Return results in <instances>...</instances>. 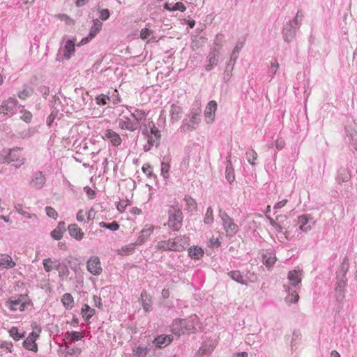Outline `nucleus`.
Here are the masks:
<instances>
[{"mask_svg":"<svg viewBox=\"0 0 357 357\" xmlns=\"http://www.w3.org/2000/svg\"><path fill=\"white\" fill-rule=\"evenodd\" d=\"M287 278L289 284H284L283 287L287 294L285 301L288 303H296L299 300L298 291L301 289L303 278V271L299 268L289 271Z\"/></svg>","mask_w":357,"mask_h":357,"instance_id":"f257e3e1","label":"nucleus"},{"mask_svg":"<svg viewBox=\"0 0 357 357\" xmlns=\"http://www.w3.org/2000/svg\"><path fill=\"white\" fill-rule=\"evenodd\" d=\"M201 122V110L199 109H192L188 117L183 119L180 127L181 132L192 131L197 128Z\"/></svg>","mask_w":357,"mask_h":357,"instance_id":"f03ea898","label":"nucleus"},{"mask_svg":"<svg viewBox=\"0 0 357 357\" xmlns=\"http://www.w3.org/2000/svg\"><path fill=\"white\" fill-rule=\"evenodd\" d=\"M183 215L181 210L177 206H171L168 210V222L167 225L169 228L173 231H178L182 226Z\"/></svg>","mask_w":357,"mask_h":357,"instance_id":"7ed1b4c3","label":"nucleus"},{"mask_svg":"<svg viewBox=\"0 0 357 357\" xmlns=\"http://www.w3.org/2000/svg\"><path fill=\"white\" fill-rule=\"evenodd\" d=\"M29 305H30V301L26 294L11 296L6 302V306L11 311L23 312Z\"/></svg>","mask_w":357,"mask_h":357,"instance_id":"20e7f679","label":"nucleus"},{"mask_svg":"<svg viewBox=\"0 0 357 357\" xmlns=\"http://www.w3.org/2000/svg\"><path fill=\"white\" fill-rule=\"evenodd\" d=\"M219 217L222 222L223 229L228 237L234 236L238 231V226L234 222V220L221 208L219 209Z\"/></svg>","mask_w":357,"mask_h":357,"instance_id":"39448f33","label":"nucleus"},{"mask_svg":"<svg viewBox=\"0 0 357 357\" xmlns=\"http://www.w3.org/2000/svg\"><path fill=\"white\" fill-rule=\"evenodd\" d=\"M116 122L121 130L133 132L140 128L139 122L132 118L129 113L128 114H125L124 112H121L120 117L117 119Z\"/></svg>","mask_w":357,"mask_h":357,"instance_id":"423d86ee","label":"nucleus"},{"mask_svg":"<svg viewBox=\"0 0 357 357\" xmlns=\"http://www.w3.org/2000/svg\"><path fill=\"white\" fill-rule=\"evenodd\" d=\"M220 60V48L213 46L210 48L209 52L206 56V64L204 66V70L206 72L212 70L218 66Z\"/></svg>","mask_w":357,"mask_h":357,"instance_id":"0eeeda50","label":"nucleus"},{"mask_svg":"<svg viewBox=\"0 0 357 357\" xmlns=\"http://www.w3.org/2000/svg\"><path fill=\"white\" fill-rule=\"evenodd\" d=\"M18 100L15 97H9L0 105V114L12 116L15 114Z\"/></svg>","mask_w":357,"mask_h":357,"instance_id":"6e6552de","label":"nucleus"},{"mask_svg":"<svg viewBox=\"0 0 357 357\" xmlns=\"http://www.w3.org/2000/svg\"><path fill=\"white\" fill-rule=\"evenodd\" d=\"M315 223V220L310 214H303L298 217L297 225L299 229L303 232L306 233L310 231Z\"/></svg>","mask_w":357,"mask_h":357,"instance_id":"1a4fd4ad","label":"nucleus"},{"mask_svg":"<svg viewBox=\"0 0 357 357\" xmlns=\"http://www.w3.org/2000/svg\"><path fill=\"white\" fill-rule=\"evenodd\" d=\"M185 333H195L197 328H199L200 321L196 314L190 316L187 319H181Z\"/></svg>","mask_w":357,"mask_h":357,"instance_id":"9d476101","label":"nucleus"},{"mask_svg":"<svg viewBox=\"0 0 357 357\" xmlns=\"http://www.w3.org/2000/svg\"><path fill=\"white\" fill-rule=\"evenodd\" d=\"M40 332V330L38 331V333L32 331L29 334V335L22 342V346L25 349L33 352H36L38 351V345L36 342L39 337Z\"/></svg>","mask_w":357,"mask_h":357,"instance_id":"9b49d317","label":"nucleus"},{"mask_svg":"<svg viewBox=\"0 0 357 357\" xmlns=\"http://www.w3.org/2000/svg\"><path fill=\"white\" fill-rule=\"evenodd\" d=\"M12 162H21V164H24L25 158L22 156L19 148L10 149L8 154L3 158L2 163L9 164Z\"/></svg>","mask_w":357,"mask_h":357,"instance_id":"f8f14e48","label":"nucleus"},{"mask_svg":"<svg viewBox=\"0 0 357 357\" xmlns=\"http://www.w3.org/2000/svg\"><path fill=\"white\" fill-rule=\"evenodd\" d=\"M299 29L298 26H296V24L289 21L284 26L282 30V36L285 42L289 43L296 36L297 30Z\"/></svg>","mask_w":357,"mask_h":357,"instance_id":"ddd939ff","label":"nucleus"},{"mask_svg":"<svg viewBox=\"0 0 357 357\" xmlns=\"http://www.w3.org/2000/svg\"><path fill=\"white\" fill-rule=\"evenodd\" d=\"M86 268L89 273L93 275H99L102 273V267L100 261L98 257L92 256L86 262Z\"/></svg>","mask_w":357,"mask_h":357,"instance_id":"4468645a","label":"nucleus"},{"mask_svg":"<svg viewBox=\"0 0 357 357\" xmlns=\"http://www.w3.org/2000/svg\"><path fill=\"white\" fill-rule=\"evenodd\" d=\"M122 107H125L126 108L130 116L132 118H134L137 122H139V125L141 124L142 121L146 119L148 114V112H146L145 110L139 109L135 107L129 105H122Z\"/></svg>","mask_w":357,"mask_h":357,"instance_id":"2eb2a0df","label":"nucleus"},{"mask_svg":"<svg viewBox=\"0 0 357 357\" xmlns=\"http://www.w3.org/2000/svg\"><path fill=\"white\" fill-rule=\"evenodd\" d=\"M158 250L162 251H174L179 252V248L176 247L174 238L168 240L160 241L157 243Z\"/></svg>","mask_w":357,"mask_h":357,"instance_id":"dca6fc26","label":"nucleus"},{"mask_svg":"<svg viewBox=\"0 0 357 357\" xmlns=\"http://www.w3.org/2000/svg\"><path fill=\"white\" fill-rule=\"evenodd\" d=\"M46 178L40 171L34 172L31 176V185L36 189H41L45 183Z\"/></svg>","mask_w":357,"mask_h":357,"instance_id":"f3484780","label":"nucleus"},{"mask_svg":"<svg viewBox=\"0 0 357 357\" xmlns=\"http://www.w3.org/2000/svg\"><path fill=\"white\" fill-rule=\"evenodd\" d=\"M155 227L152 225H146L144 228L141 231L139 236H138L135 245H141L145 243V241L151 235Z\"/></svg>","mask_w":357,"mask_h":357,"instance_id":"a211bd4d","label":"nucleus"},{"mask_svg":"<svg viewBox=\"0 0 357 357\" xmlns=\"http://www.w3.org/2000/svg\"><path fill=\"white\" fill-rule=\"evenodd\" d=\"M173 340L172 335H160L153 340V344L157 348H165L168 346Z\"/></svg>","mask_w":357,"mask_h":357,"instance_id":"6ab92c4d","label":"nucleus"},{"mask_svg":"<svg viewBox=\"0 0 357 357\" xmlns=\"http://www.w3.org/2000/svg\"><path fill=\"white\" fill-rule=\"evenodd\" d=\"M103 139L109 140L110 143L114 146H119L121 144L122 142V139L120 135L117 132L110 129L106 130L105 131Z\"/></svg>","mask_w":357,"mask_h":357,"instance_id":"aec40b11","label":"nucleus"},{"mask_svg":"<svg viewBox=\"0 0 357 357\" xmlns=\"http://www.w3.org/2000/svg\"><path fill=\"white\" fill-rule=\"evenodd\" d=\"M69 235L76 241H80L84 238V233L75 223L70 224L68 227Z\"/></svg>","mask_w":357,"mask_h":357,"instance_id":"412c9836","label":"nucleus"},{"mask_svg":"<svg viewBox=\"0 0 357 357\" xmlns=\"http://www.w3.org/2000/svg\"><path fill=\"white\" fill-rule=\"evenodd\" d=\"M217 109V102L215 100H211L206 105L204 114L206 116V121L207 123L213 122L215 111Z\"/></svg>","mask_w":357,"mask_h":357,"instance_id":"4be33fe9","label":"nucleus"},{"mask_svg":"<svg viewBox=\"0 0 357 357\" xmlns=\"http://www.w3.org/2000/svg\"><path fill=\"white\" fill-rule=\"evenodd\" d=\"M225 178L230 184L235 181L234 169L231 159V153H229L227 156Z\"/></svg>","mask_w":357,"mask_h":357,"instance_id":"5701e85b","label":"nucleus"},{"mask_svg":"<svg viewBox=\"0 0 357 357\" xmlns=\"http://www.w3.org/2000/svg\"><path fill=\"white\" fill-rule=\"evenodd\" d=\"M351 177L350 171L345 167H341L337 171L335 180L337 183L341 184L350 181Z\"/></svg>","mask_w":357,"mask_h":357,"instance_id":"b1692460","label":"nucleus"},{"mask_svg":"<svg viewBox=\"0 0 357 357\" xmlns=\"http://www.w3.org/2000/svg\"><path fill=\"white\" fill-rule=\"evenodd\" d=\"M16 263L13 260L12 257L7 254H0V268L10 269L15 267Z\"/></svg>","mask_w":357,"mask_h":357,"instance_id":"393cba45","label":"nucleus"},{"mask_svg":"<svg viewBox=\"0 0 357 357\" xmlns=\"http://www.w3.org/2000/svg\"><path fill=\"white\" fill-rule=\"evenodd\" d=\"M43 264L44 266V269L46 272L50 273L53 269L59 270L61 266V263L59 260L54 259L52 260L51 258H46L43 260Z\"/></svg>","mask_w":357,"mask_h":357,"instance_id":"a878e982","label":"nucleus"},{"mask_svg":"<svg viewBox=\"0 0 357 357\" xmlns=\"http://www.w3.org/2000/svg\"><path fill=\"white\" fill-rule=\"evenodd\" d=\"M171 158L169 155H165L161 160V176L164 179L169 177V172L170 169Z\"/></svg>","mask_w":357,"mask_h":357,"instance_id":"bb28decb","label":"nucleus"},{"mask_svg":"<svg viewBox=\"0 0 357 357\" xmlns=\"http://www.w3.org/2000/svg\"><path fill=\"white\" fill-rule=\"evenodd\" d=\"M227 275L234 281L242 284V285H248L247 280L245 279L242 273L238 270H234L229 271Z\"/></svg>","mask_w":357,"mask_h":357,"instance_id":"cd10ccee","label":"nucleus"},{"mask_svg":"<svg viewBox=\"0 0 357 357\" xmlns=\"http://www.w3.org/2000/svg\"><path fill=\"white\" fill-rule=\"evenodd\" d=\"M171 331L173 334L177 336H181L185 333L181 319H176L173 321Z\"/></svg>","mask_w":357,"mask_h":357,"instance_id":"c85d7f7f","label":"nucleus"},{"mask_svg":"<svg viewBox=\"0 0 357 357\" xmlns=\"http://www.w3.org/2000/svg\"><path fill=\"white\" fill-rule=\"evenodd\" d=\"M141 303L143 307V309L146 312H149L152 310V301L150 295L146 292V291H142L141 293Z\"/></svg>","mask_w":357,"mask_h":357,"instance_id":"c756f323","label":"nucleus"},{"mask_svg":"<svg viewBox=\"0 0 357 357\" xmlns=\"http://www.w3.org/2000/svg\"><path fill=\"white\" fill-rule=\"evenodd\" d=\"M188 255L192 259L198 260L200 259L204 254L203 249L198 246L194 245L190 247L188 250Z\"/></svg>","mask_w":357,"mask_h":357,"instance_id":"7c9ffc66","label":"nucleus"},{"mask_svg":"<svg viewBox=\"0 0 357 357\" xmlns=\"http://www.w3.org/2000/svg\"><path fill=\"white\" fill-rule=\"evenodd\" d=\"M66 231V223L63 221L59 222L56 227L51 232V236L55 240H60Z\"/></svg>","mask_w":357,"mask_h":357,"instance_id":"2f4dec72","label":"nucleus"},{"mask_svg":"<svg viewBox=\"0 0 357 357\" xmlns=\"http://www.w3.org/2000/svg\"><path fill=\"white\" fill-rule=\"evenodd\" d=\"M170 116H171V121L172 122L178 121L181 118L182 115V108L181 107L176 105L172 104L170 107Z\"/></svg>","mask_w":357,"mask_h":357,"instance_id":"473e14b6","label":"nucleus"},{"mask_svg":"<svg viewBox=\"0 0 357 357\" xmlns=\"http://www.w3.org/2000/svg\"><path fill=\"white\" fill-rule=\"evenodd\" d=\"M75 50V43L72 40H68L66 42L63 50V56L66 59L71 58Z\"/></svg>","mask_w":357,"mask_h":357,"instance_id":"72a5a7b5","label":"nucleus"},{"mask_svg":"<svg viewBox=\"0 0 357 357\" xmlns=\"http://www.w3.org/2000/svg\"><path fill=\"white\" fill-rule=\"evenodd\" d=\"M13 345L11 342H3L0 345V355L9 357L13 351Z\"/></svg>","mask_w":357,"mask_h":357,"instance_id":"f704fd0d","label":"nucleus"},{"mask_svg":"<svg viewBox=\"0 0 357 357\" xmlns=\"http://www.w3.org/2000/svg\"><path fill=\"white\" fill-rule=\"evenodd\" d=\"M176 247L179 248V252L184 250L188 245V237L185 236H178L174 238Z\"/></svg>","mask_w":357,"mask_h":357,"instance_id":"c9c22d12","label":"nucleus"},{"mask_svg":"<svg viewBox=\"0 0 357 357\" xmlns=\"http://www.w3.org/2000/svg\"><path fill=\"white\" fill-rule=\"evenodd\" d=\"M66 357H76L80 352L81 349L71 344H66L65 346Z\"/></svg>","mask_w":357,"mask_h":357,"instance_id":"e433bc0d","label":"nucleus"},{"mask_svg":"<svg viewBox=\"0 0 357 357\" xmlns=\"http://www.w3.org/2000/svg\"><path fill=\"white\" fill-rule=\"evenodd\" d=\"M262 258L264 264L268 268L272 267L276 261V257L274 253L266 252L263 254Z\"/></svg>","mask_w":357,"mask_h":357,"instance_id":"4c0bfd02","label":"nucleus"},{"mask_svg":"<svg viewBox=\"0 0 357 357\" xmlns=\"http://www.w3.org/2000/svg\"><path fill=\"white\" fill-rule=\"evenodd\" d=\"M95 312L96 310L87 304H84L82 307L81 314L85 321H89L94 315Z\"/></svg>","mask_w":357,"mask_h":357,"instance_id":"58836bf2","label":"nucleus"},{"mask_svg":"<svg viewBox=\"0 0 357 357\" xmlns=\"http://www.w3.org/2000/svg\"><path fill=\"white\" fill-rule=\"evenodd\" d=\"M61 302L66 309H72L74 306V299L69 293H66L61 298Z\"/></svg>","mask_w":357,"mask_h":357,"instance_id":"ea45409f","label":"nucleus"},{"mask_svg":"<svg viewBox=\"0 0 357 357\" xmlns=\"http://www.w3.org/2000/svg\"><path fill=\"white\" fill-rule=\"evenodd\" d=\"M93 25L89 30V36L91 38H94L98 33L101 30L102 23L98 19L93 20Z\"/></svg>","mask_w":357,"mask_h":357,"instance_id":"a19ab883","label":"nucleus"},{"mask_svg":"<svg viewBox=\"0 0 357 357\" xmlns=\"http://www.w3.org/2000/svg\"><path fill=\"white\" fill-rule=\"evenodd\" d=\"M235 63H236V62H232L231 60H230V59L228 61V63L226 66V68H225L224 77H223V79L225 82H227L230 80V79L232 76V71L234 70V66Z\"/></svg>","mask_w":357,"mask_h":357,"instance_id":"79ce46f5","label":"nucleus"},{"mask_svg":"<svg viewBox=\"0 0 357 357\" xmlns=\"http://www.w3.org/2000/svg\"><path fill=\"white\" fill-rule=\"evenodd\" d=\"M337 282L335 287V291L338 294V297H344L343 291L347 284V279L345 278H337Z\"/></svg>","mask_w":357,"mask_h":357,"instance_id":"37998d69","label":"nucleus"},{"mask_svg":"<svg viewBox=\"0 0 357 357\" xmlns=\"http://www.w3.org/2000/svg\"><path fill=\"white\" fill-rule=\"evenodd\" d=\"M245 156L248 162L252 166H255L257 163L255 160L257 159L258 155L253 149H249L246 153Z\"/></svg>","mask_w":357,"mask_h":357,"instance_id":"c03bdc74","label":"nucleus"},{"mask_svg":"<svg viewBox=\"0 0 357 357\" xmlns=\"http://www.w3.org/2000/svg\"><path fill=\"white\" fill-rule=\"evenodd\" d=\"M19 107H21L22 109L20 110V113L22 114L20 116V119L23 121L29 123L32 121L33 115L31 112H30L28 110H26L22 105H20Z\"/></svg>","mask_w":357,"mask_h":357,"instance_id":"a18cd8bd","label":"nucleus"},{"mask_svg":"<svg viewBox=\"0 0 357 357\" xmlns=\"http://www.w3.org/2000/svg\"><path fill=\"white\" fill-rule=\"evenodd\" d=\"M66 340L70 342H76L82 339L83 335L81 333L77 331L67 332L65 335Z\"/></svg>","mask_w":357,"mask_h":357,"instance_id":"49530a36","label":"nucleus"},{"mask_svg":"<svg viewBox=\"0 0 357 357\" xmlns=\"http://www.w3.org/2000/svg\"><path fill=\"white\" fill-rule=\"evenodd\" d=\"M98 225L101 228L107 229L113 231H117L119 229V225L116 221H113L109 223L102 221L99 222Z\"/></svg>","mask_w":357,"mask_h":357,"instance_id":"de8ad7c7","label":"nucleus"},{"mask_svg":"<svg viewBox=\"0 0 357 357\" xmlns=\"http://www.w3.org/2000/svg\"><path fill=\"white\" fill-rule=\"evenodd\" d=\"M243 47V42H237L236 46L234 47L231 56L230 60H231L232 62H236L238 59V54L240 51L241 50L242 47Z\"/></svg>","mask_w":357,"mask_h":357,"instance_id":"09e8293b","label":"nucleus"},{"mask_svg":"<svg viewBox=\"0 0 357 357\" xmlns=\"http://www.w3.org/2000/svg\"><path fill=\"white\" fill-rule=\"evenodd\" d=\"M9 334L15 341H19L25 337V333H20L16 327H12L9 331Z\"/></svg>","mask_w":357,"mask_h":357,"instance_id":"8fccbe9b","label":"nucleus"},{"mask_svg":"<svg viewBox=\"0 0 357 357\" xmlns=\"http://www.w3.org/2000/svg\"><path fill=\"white\" fill-rule=\"evenodd\" d=\"M112 98L109 95L100 94L96 97V102L97 105L103 106L108 104L111 101Z\"/></svg>","mask_w":357,"mask_h":357,"instance_id":"3c124183","label":"nucleus"},{"mask_svg":"<svg viewBox=\"0 0 357 357\" xmlns=\"http://www.w3.org/2000/svg\"><path fill=\"white\" fill-rule=\"evenodd\" d=\"M345 135L349 144L353 142V140L357 139V131L355 129L345 128Z\"/></svg>","mask_w":357,"mask_h":357,"instance_id":"603ef678","label":"nucleus"},{"mask_svg":"<svg viewBox=\"0 0 357 357\" xmlns=\"http://www.w3.org/2000/svg\"><path fill=\"white\" fill-rule=\"evenodd\" d=\"M214 222L213 211L211 206L208 207L204 218V222L206 225H212Z\"/></svg>","mask_w":357,"mask_h":357,"instance_id":"864d4df0","label":"nucleus"},{"mask_svg":"<svg viewBox=\"0 0 357 357\" xmlns=\"http://www.w3.org/2000/svg\"><path fill=\"white\" fill-rule=\"evenodd\" d=\"M36 131V130L35 128H29L28 129L20 131L18 133V137L21 139L29 138L35 134Z\"/></svg>","mask_w":357,"mask_h":357,"instance_id":"5fc2aeb1","label":"nucleus"},{"mask_svg":"<svg viewBox=\"0 0 357 357\" xmlns=\"http://www.w3.org/2000/svg\"><path fill=\"white\" fill-rule=\"evenodd\" d=\"M154 145L158 146L159 145V141H157L156 139H153V136L148 135L147 144H145L144 146V151H150Z\"/></svg>","mask_w":357,"mask_h":357,"instance_id":"6e6d98bb","label":"nucleus"},{"mask_svg":"<svg viewBox=\"0 0 357 357\" xmlns=\"http://www.w3.org/2000/svg\"><path fill=\"white\" fill-rule=\"evenodd\" d=\"M348 271L347 259L345 257L341 264L340 269L337 273V278H345L346 273Z\"/></svg>","mask_w":357,"mask_h":357,"instance_id":"4d7b16f0","label":"nucleus"},{"mask_svg":"<svg viewBox=\"0 0 357 357\" xmlns=\"http://www.w3.org/2000/svg\"><path fill=\"white\" fill-rule=\"evenodd\" d=\"M135 250V245L132 243L129 244L128 245L122 247L121 250H120V254L123 255H130L134 253Z\"/></svg>","mask_w":357,"mask_h":357,"instance_id":"13d9d810","label":"nucleus"},{"mask_svg":"<svg viewBox=\"0 0 357 357\" xmlns=\"http://www.w3.org/2000/svg\"><path fill=\"white\" fill-rule=\"evenodd\" d=\"M184 200L186 203L188 210H194L197 207V203L195 200L189 195H185Z\"/></svg>","mask_w":357,"mask_h":357,"instance_id":"bf43d9fd","label":"nucleus"},{"mask_svg":"<svg viewBox=\"0 0 357 357\" xmlns=\"http://www.w3.org/2000/svg\"><path fill=\"white\" fill-rule=\"evenodd\" d=\"M149 127L151 128V135L153 136V139H156L157 141H160L161 135L160 132L158 129H157L155 126V124L153 122H151L149 123Z\"/></svg>","mask_w":357,"mask_h":357,"instance_id":"052dcab7","label":"nucleus"},{"mask_svg":"<svg viewBox=\"0 0 357 357\" xmlns=\"http://www.w3.org/2000/svg\"><path fill=\"white\" fill-rule=\"evenodd\" d=\"M153 36V31L148 28L145 27L140 31V38L143 40H151Z\"/></svg>","mask_w":357,"mask_h":357,"instance_id":"680f3d73","label":"nucleus"},{"mask_svg":"<svg viewBox=\"0 0 357 357\" xmlns=\"http://www.w3.org/2000/svg\"><path fill=\"white\" fill-rule=\"evenodd\" d=\"M279 68V63L276 59L271 62V66L268 70V73L271 75V77L277 73Z\"/></svg>","mask_w":357,"mask_h":357,"instance_id":"e2e57ef3","label":"nucleus"},{"mask_svg":"<svg viewBox=\"0 0 357 357\" xmlns=\"http://www.w3.org/2000/svg\"><path fill=\"white\" fill-rule=\"evenodd\" d=\"M31 94H32V89H31L25 88L23 90L19 91L18 97L20 99H22V100H24L26 98L31 96Z\"/></svg>","mask_w":357,"mask_h":357,"instance_id":"0e129e2a","label":"nucleus"},{"mask_svg":"<svg viewBox=\"0 0 357 357\" xmlns=\"http://www.w3.org/2000/svg\"><path fill=\"white\" fill-rule=\"evenodd\" d=\"M303 14L302 11L298 10V12L296 15V17L292 20H290V22H291L292 23L296 24V26L300 27V26L301 24V20L303 19Z\"/></svg>","mask_w":357,"mask_h":357,"instance_id":"69168bd1","label":"nucleus"},{"mask_svg":"<svg viewBox=\"0 0 357 357\" xmlns=\"http://www.w3.org/2000/svg\"><path fill=\"white\" fill-rule=\"evenodd\" d=\"M45 212H46L47 215L49 216L50 218L56 219V218L58 216V213H57L56 211L51 206H46Z\"/></svg>","mask_w":357,"mask_h":357,"instance_id":"338daca9","label":"nucleus"},{"mask_svg":"<svg viewBox=\"0 0 357 357\" xmlns=\"http://www.w3.org/2000/svg\"><path fill=\"white\" fill-rule=\"evenodd\" d=\"M110 98H112L111 101L114 105H117L121 102V98L119 96V91L116 89L112 91V94Z\"/></svg>","mask_w":357,"mask_h":357,"instance_id":"774afa93","label":"nucleus"}]
</instances>
